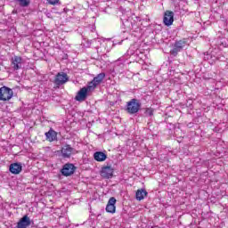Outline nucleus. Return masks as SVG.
Wrapping results in <instances>:
<instances>
[{"label": "nucleus", "instance_id": "obj_1", "mask_svg": "<svg viewBox=\"0 0 228 228\" xmlns=\"http://www.w3.org/2000/svg\"><path fill=\"white\" fill-rule=\"evenodd\" d=\"M142 109V102L136 98L131 99L126 102L125 111L128 113V115H136L138 111Z\"/></svg>", "mask_w": 228, "mask_h": 228}, {"label": "nucleus", "instance_id": "obj_2", "mask_svg": "<svg viewBox=\"0 0 228 228\" xmlns=\"http://www.w3.org/2000/svg\"><path fill=\"white\" fill-rule=\"evenodd\" d=\"M186 45H188V38L176 40L173 44V49L170 50V54L172 56H177V54H179V53H181V51H183Z\"/></svg>", "mask_w": 228, "mask_h": 228}, {"label": "nucleus", "instance_id": "obj_3", "mask_svg": "<svg viewBox=\"0 0 228 228\" xmlns=\"http://www.w3.org/2000/svg\"><path fill=\"white\" fill-rule=\"evenodd\" d=\"M76 170H77V167L74 164L66 163L62 166V168L61 169V174L64 177H70V175H74Z\"/></svg>", "mask_w": 228, "mask_h": 228}, {"label": "nucleus", "instance_id": "obj_4", "mask_svg": "<svg viewBox=\"0 0 228 228\" xmlns=\"http://www.w3.org/2000/svg\"><path fill=\"white\" fill-rule=\"evenodd\" d=\"M104 77H106V74L103 72L94 77V79L88 83L89 92H93V90L96 89L97 86H99V85L102 83V81L104 80Z\"/></svg>", "mask_w": 228, "mask_h": 228}, {"label": "nucleus", "instance_id": "obj_5", "mask_svg": "<svg viewBox=\"0 0 228 228\" xmlns=\"http://www.w3.org/2000/svg\"><path fill=\"white\" fill-rule=\"evenodd\" d=\"M13 97V90L7 86H3L0 88V101L6 102V101H10Z\"/></svg>", "mask_w": 228, "mask_h": 228}, {"label": "nucleus", "instance_id": "obj_6", "mask_svg": "<svg viewBox=\"0 0 228 228\" xmlns=\"http://www.w3.org/2000/svg\"><path fill=\"white\" fill-rule=\"evenodd\" d=\"M69 81V75L65 72H59L53 80L54 85L57 86H61V85H65Z\"/></svg>", "mask_w": 228, "mask_h": 228}, {"label": "nucleus", "instance_id": "obj_7", "mask_svg": "<svg viewBox=\"0 0 228 228\" xmlns=\"http://www.w3.org/2000/svg\"><path fill=\"white\" fill-rule=\"evenodd\" d=\"M88 92H90V89L88 88V85H87V87H83L78 91L77 94L75 97L76 101H78L79 102L83 101H86V97L88 96Z\"/></svg>", "mask_w": 228, "mask_h": 228}, {"label": "nucleus", "instance_id": "obj_8", "mask_svg": "<svg viewBox=\"0 0 228 228\" xmlns=\"http://www.w3.org/2000/svg\"><path fill=\"white\" fill-rule=\"evenodd\" d=\"M11 67L13 70H20V69H22V57H12L11 60Z\"/></svg>", "mask_w": 228, "mask_h": 228}, {"label": "nucleus", "instance_id": "obj_9", "mask_svg": "<svg viewBox=\"0 0 228 228\" xmlns=\"http://www.w3.org/2000/svg\"><path fill=\"white\" fill-rule=\"evenodd\" d=\"M31 225V219L28 215L23 216L17 223L16 228H28Z\"/></svg>", "mask_w": 228, "mask_h": 228}, {"label": "nucleus", "instance_id": "obj_10", "mask_svg": "<svg viewBox=\"0 0 228 228\" xmlns=\"http://www.w3.org/2000/svg\"><path fill=\"white\" fill-rule=\"evenodd\" d=\"M116 204L117 199H115V197L110 198L105 208L107 213H111L113 215L115 211H117V207L115 206Z\"/></svg>", "mask_w": 228, "mask_h": 228}, {"label": "nucleus", "instance_id": "obj_11", "mask_svg": "<svg viewBox=\"0 0 228 228\" xmlns=\"http://www.w3.org/2000/svg\"><path fill=\"white\" fill-rule=\"evenodd\" d=\"M163 22L166 26H172V24H174V12L166 11Z\"/></svg>", "mask_w": 228, "mask_h": 228}, {"label": "nucleus", "instance_id": "obj_12", "mask_svg": "<svg viewBox=\"0 0 228 228\" xmlns=\"http://www.w3.org/2000/svg\"><path fill=\"white\" fill-rule=\"evenodd\" d=\"M74 151V148H72L69 144L64 145L61 150V153L62 158H70L72 156V152Z\"/></svg>", "mask_w": 228, "mask_h": 228}, {"label": "nucleus", "instance_id": "obj_13", "mask_svg": "<svg viewBox=\"0 0 228 228\" xmlns=\"http://www.w3.org/2000/svg\"><path fill=\"white\" fill-rule=\"evenodd\" d=\"M101 175L102 177H104V179H111V177H113V168H111V167H102Z\"/></svg>", "mask_w": 228, "mask_h": 228}, {"label": "nucleus", "instance_id": "obj_14", "mask_svg": "<svg viewBox=\"0 0 228 228\" xmlns=\"http://www.w3.org/2000/svg\"><path fill=\"white\" fill-rule=\"evenodd\" d=\"M9 170L11 174H20V172H22V166L19 163L11 164L9 167Z\"/></svg>", "mask_w": 228, "mask_h": 228}, {"label": "nucleus", "instance_id": "obj_15", "mask_svg": "<svg viewBox=\"0 0 228 228\" xmlns=\"http://www.w3.org/2000/svg\"><path fill=\"white\" fill-rule=\"evenodd\" d=\"M45 134L46 140H48V142H54L58 138V133H56V131L53 130V128H51Z\"/></svg>", "mask_w": 228, "mask_h": 228}, {"label": "nucleus", "instance_id": "obj_16", "mask_svg": "<svg viewBox=\"0 0 228 228\" xmlns=\"http://www.w3.org/2000/svg\"><path fill=\"white\" fill-rule=\"evenodd\" d=\"M94 158L95 159V161H106V159H108V155H106V153L102 152V151H96L94 154Z\"/></svg>", "mask_w": 228, "mask_h": 228}, {"label": "nucleus", "instance_id": "obj_17", "mask_svg": "<svg viewBox=\"0 0 228 228\" xmlns=\"http://www.w3.org/2000/svg\"><path fill=\"white\" fill-rule=\"evenodd\" d=\"M135 197L137 200H143V199L147 197V191L143 189L138 190L135 193Z\"/></svg>", "mask_w": 228, "mask_h": 228}, {"label": "nucleus", "instance_id": "obj_18", "mask_svg": "<svg viewBox=\"0 0 228 228\" xmlns=\"http://www.w3.org/2000/svg\"><path fill=\"white\" fill-rule=\"evenodd\" d=\"M13 1H15L16 3H19L21 8H28V6L31 4V0H13Z\"/></svg>", "mask_w": 228, "mask_h": 228}, {"label": "nucleus", "instance_id": "obj_19", "mask_svg": "<svg viewBox=\"0 0 228 228\" xmlns=\"http://www.w3.org/2000/svg\"><path fill=\"white\" fill-rule=\"evenodd\" d=\"M144 116L145 117H153L154 116V109L152 108H145L144 109Z\"/></svg>", "mask_w": 228, "mask_h": 228}, {"label": "nucleus", "instance_id": "obj_20", "mask_svg": "<svg viewBox=\"0 0 228 228\" xmlns=\"http://www.w3.org/2000/svg\"><path fill=\"white\" fill-rule=\"evenodd\" d=\"M49 4H58L60 0H47Z\"/></svg>", "mask_w": 228, "mask_h": 228}]
</instances>
